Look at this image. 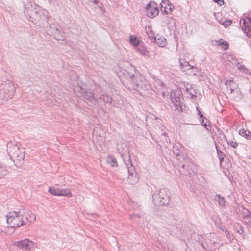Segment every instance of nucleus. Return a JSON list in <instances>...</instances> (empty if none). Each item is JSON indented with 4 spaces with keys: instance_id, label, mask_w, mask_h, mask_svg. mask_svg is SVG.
Wrapping results in <instances>:
<instances>
[{
    "instance_id": "4468645a",
    "label": "nucleus",
    "mask_w": 251,
    "mask_h": 251,
    "mask_svg": "<svg viewBox=\"0 0 251 251\" xmlns=\"http://www.w3.org/2000/svg\"><path fill=\"white\" fill-rule=\"evenodd\" d=\"M13 245L23 251H29L33 247L34 243L29 239H24L15 242Z\"/></svg>"
},
{
    "instance_id": "0eeeda50",
    "label": "nucleus",
    "mask_w": 251,
    "mask_h": 251,
    "mask_svg": "<svg viewBox=\"0 0 251 251\" xmlns=\"http://www.w3.org/2000/svg\"><path fill=\"white\" fill-rule=\"evenodd\" d=\"M40 7L35 3L26 5L24 9L25 16H28L29 20H39L41 18V12L39 11Z\"/></svg>"
},
{
    "instance_id": "9b49d317",
    "label": "nucleus",
    "mask_w": 251,
    "mask_h": 251,
    "mask_svg": "<svg viewBox=\"0 0 251 251\" xmlns=\"http://www.w3.org/2000/svg\"><path fill=\"white\" fill-rule=\"evenodd\" d=\"M46 31L48 35L52 36L56 40L61 41L64 40L63 33L54 24L49 25L47 26Z\"/></svg>"
},
{
    "instance_id": "a18cd8bd",
    "label": "nucleus",
    "mask_w": 251,
    "mask_h": 251,
    "mask_svg": "<svg viewBox=\"0 0 251 251\" xmlns=\"http://www.w3.org/2000/svg\"><path fill=\"white\" fill-rule=\"evenodd\" d=\"M226 235L227 237V238L229 240L231 241L233 239V235L231 234L227 230V232H225Z\"/></svg>"
},
{
    "instance_id": "3c124183",
    "label": "nucleus",
    "mask_w": 251,
    "mask_h": 251,
    "mask_svg": "<svg viewBox=\"0 0 251 251\" xmlns=\"http://www.w3.org/2000/svg\"><path fill=\"white\" fill-rule=\"evenodd\" d=\"M199 243L200 244H201V247H202V248H203L204 249H205V247L204 246L203 243L202 242H201L200 241H199Z\"/></svg>"
},
{
    "instance_id": "cd10ccee",
    "label": "nucleus",
    "mask_w": 251,
    "mask_h": 251,
    "mask_svg": "<svg viewBox=\"0 0 251 251\" xmlns=\"http://www.w3.org/2000/svg\"><path fill=\"white\" fill-rule=\"evenodd\" d=\"M59 196H67L71 197L72 195L69 189H59Z\"/></svg>"
},
{
    "instance_id": "412c9836",
    "label": "nucleus",
    "mask_w": 251,
    "mask_h": 251,
    "mask_svg": "<svg viewBox=\"0 0 251 251\" xmlns=\"http://www.w3.org/2000/svg\"><path fill=\"white\" fill-rule=\"evenodd\" d=\"M142 55L147 56L149 55V51L147 47L143 44L139 45L136 49Z\"/></svg>"
},
{
    "instance_id": "864d4df0",
    "label": "nucleus",
    "mask_w": 251,
    "mask_h": 251,
    "mask_svg": "<svg viewBox=\"0 0 251 251\" xmlns=\"http://www.w3.org/2000/svg\"><path fill=\"white\" fill-rule=\"evenodd\" d=\"M224 139L227 142V139L225 135H224Z\"/></svg>"
},
{
    "instance_id": "aec40b11",
    "label": "nucleus",
    "mask_w": 251,
    "mask_h": 251,
    "mask_svg": "<svg viewBox=\"0 0 251 251\" xmlns=\"http://www.w3.org/2000/svg\"><path fill=\"white\" fill-rule=\"evenodd\" d=\"M99 98L104 103L112 105L113 99L112 97L107 94H102L99 96Z\"/></svg>"
},
{
    "instance_id": "2eb2a0df",
    "label": "nucleus",
    "mask_w": 251,
    "mask_h": 251,
    "mask_svg": "<svg viewBox=\"0 0 251 251\" xmlns=\"http://www.w3.org/2000/svg\"><path fill=\"white\" fill-rule=\"evenodd\" d=\"M21 210H22V213L23 216V218L26 223L27 222L32 223L33 222H34L35 221V214L33 213L31 211H25L24 209H21Z\"/></svg>"
},
{
    "instance_id": "603ef678",
    "label": "nucleus",
    "mask_w": 251,
    "mask_h": 251,
    "mask_svg": "<svg viewBox=\"0 0 251 251\" xmlns=\"http://www.w3.org/2000/svg\"><path fill=\"white\" fill-rule=\"evenodd\" d=\"M199 243L200 244H201V247H202V248H203L204 249H205V247L204 246L203 243L202 242H201L200 241H199Z\"/></svg>"
},
{
    "instance_id": "1a4fd4ad",
    "label": "nucleus",
    "mask_w": 251,
    "mask_h": 251,
    "mask_svg": "<svg viewBox=\"0 0 251 251\" xmlns=\"http://www.w3.org/2000/svg\"><path fill=\"white\" fill-rule=\"evenodd\" d=\"M74 92L78 96L93 104H96L97 101L93 93L90 90H86L81 86H77L74 88Z\"/></svg>"
},
{
    "instance_id": "bb28decb",
    "label": "nucleus",
    "mask_w": 251,
    "mask_h": 251,
    "mask_svg": "<svg viewBox=\"0 0 251 251\" xmlns=\"http://www.w3.org/2000/svg\"><path fill=\"white\" fill-rule=\"evenodd\" d=\"M181 145L179 144H176L173 148V151L176 156H180L181 153Z\"/></svg>"
},
{
    "instance_id": "72a5a7b5",
    "label": "nucleus",
    "mask_w": 251,
    "mask_h": 251,
    "mask_svg": "<svg viewBox=\"0 0 251 251\" xmlns=\"http://www.w3.org/2000/svg\"><path fill=\"white\" fill-rule=\"evenodd\" d=\"M217 151L218 158L219 159L220 163H221L223 161L224 157H225V155L222 151H221L218 149H217Z\"/></svg>"
},
{
    "instance_id": "ddd939ff",
    "label": "nucleus",
    "mask_w": 251,
    "mask_h": 251,
    "mask_svg": "<svg viewBox=\"0 0 251 251\" xmlns=\"http://www.w3.org/2000/svg\"><path fill=\"white\" fill-rule=\"evenodd\" d=\"M146 11L147 16L151 18L157 16L159 12L157 3L151 1L146 5Z\"/></svg>"
},
{
    "instance_id": "a878e982",
    "label": "nucleus",
    "mask_w": 251,
    "mask_h": 251,
    "mask_svg": "<svg viewBox=\"0 0 251 251\" xmlns=\"http://www.w3.org/2000/svg\"><path fill=\"white\" fill-rule=\"evenodd\" d=\"M215 201L218 203V205L221 207H225L226 201L224 197L220 196L219 194H216L215 196Z\"/></svg>"
},
{
    "instance_id": "58836bf2",
    "label": "nucleus",
    "mask_w": 251,
    "mask_h": 251,
    "mask_svg": "<svg viewBox=\"0 0 251 251\" xmlns=\"http://www.w3.org/2000/svg\"><path fill=\"white\" fill-rule=\"evenodd\" d=\"M218 228L223 232H227V229L226 227L222 224H219L217 225Z\"/></svg>"
},
{
    "instance_id": "dca6fc26",
    "label": "nucleus",
    "mask_w": 251,
    "mask_h": 251,
    "mask_svg": "<svg viewBox=\"0 0 251 251\" xmlns=\"http://www.w3.org/2000/svg\"><path fill=\"white\" fill-rule=\"evenodd\" d=\"M179 60L180 62V69L182 71L185 72L186 70L195 69V71L194 72H192V73H193V75H197L196 73L198 72V68L195 67L194 66L190 65L188 61H183V62H182L180 59Z\"/></svg>"
},
{
    "instance_id": "5fc2aeb1",
    "label": "nucleus",
    "mask_w": 251,
    "mask_h": 251,
    "mask_svg": "<svg viewBox=\"0 0 251 251\" xmlns=\"http://www.w3.org/2000/svg\"><path fill=\"white\" fill-rule=\"evenodd\" d=\"M136 216H137L138 218H140V216L138 214H137Z\"/></svg>"
},
{
    "instance_id": "f257e3e1",
    "label": "nucleus",
    "mask_w": 251,
    "mask_h": 251,
    "mask_svg": "<svg viewBox=\"0 0 251 251\" xmlns=\"http://www.w3.org/2000/svg\"><path fill=\"white\" fill-rule=\"evenodd\" d=\"M119 75L122 84L129 90H136L140 94H142L151 89L149 82L144 77L135 76L129 69L122 68Z\"/></svg>"
},
{
    "instance_id": "6ab92c4d",
    "label": "nucleus",
    "mask_w": 251,
    "mask_h": 251,
    "mask_svg": "<svg viewBox=\"0 0 251 251\" xmlns=\"http://www.w3.org/2000/svg\"><path fill=\"white\" fill-rule=\"evenodd\" d=\"M170 2L168 0H162L160 3V9L162 12L165 14H168L171 12Z\"/></svg>"
},
{
    "instance_id": "f3484780",
    "label": "nucleus",
    "mask_w": 251,
    "mask_h": 251,
    "mask_svg": "<svg viewBox=\"0 0 251 251\" xmlns=\"http://www.w3.org/2000/svg\"><path fill=\"white\" fill-rule=\"evenodd\" d=\"M186 91L189 95H190L191 98L194 100H198L201 99V95L200 94H197L195 89L191 85L190 88H186Z\"/></svg>"
},
{
    "instance_id": "f03ea898",
    "label": "nucleus",
    "mask_w": 251,
    "mask_h": 251,
    "mask_svg": "<svg viewBox=\"0 0 251 251\" xmlns=\"http://www.w3.org/2000/svg\"><path fill=\"white\" fill-rule=\"evenodd\" d=\"M19 146L18 143L12 142L7 144L8 155L17 167H20L23 164L25 157V152Z\"/></svg>"
},
{
    "instance_id": "7c9ffc66",
    "label": "nucleus",
    "mask_w": 251,
    "mask_h": 251,
    "mask_svg": "<svg viewBox=\"0 0 251 251\" xmlns=\"http://www.w3.org/2000/svg\"><path fill=\"white\" fill-rule=\"evenodd\" d=\"M48 191L52 195L59 196V194H58V193H59V188H56L53 187H50L49 188Z\"/></svg>"
},
{
    "instance_id": "79ce46f5",
    "label": "nucleus",
    "mask_w": 251,
    "mask_h": 251,
    "mask_svg": "<svg viewBox=\"0 0 251 251\" xmlns=\"http://www.w3.org/2000/svg\"><path fill=\"white\" fill-rule=\"evenodd\" d=\"M234 82L233 81V80H226L225 83V84L226 85V89H228V86L229 85H231L232 84H234Z\"/></svg>"
},
{
    "instance_id": "20e7f679",
    "label": "nucleus",
    "mask_w": 251,
    "mask_h": 251,
    "mask_svg": "<svg viewBox=\"0 0 251 251\" xmlns=\"http://www.w3.org/2000/svg\"><path fill=\"white\" fill-rule=\"evenodd\" d=\"M152 202L157 206H162L169 204L170 198L169 192L166 188H161L156 190L152 195Z\"/></svg>"
},
{
    "instance_id": "393cba45",
    "label": "nucleus",
    "mask_w": 251,
    "mask_h": 251,
    "mask_svg": "<svg viewBox=\"0 0 251 251\" xmlns=\"http://www.w3.org/2000/svg\"><path fill=\"white\" fill-rule=\"evenodd\" d=\"M239 134L241 136L245 138L247 140L251 139V133L248 129H245L244 128L240 129L239 131Z\"/></svg>"
},
{
    "instance_id": "37998d69",
    "label": "nucleus",
    "mask_w": 251,
    "mask_h": 251,
    "mask_svg": "<svg viewBox=\"0 0 251 251\" xmlns=\"http://www.w3.org/2000/svg\"><path fill=\"white\" fill-rule=\"evenodd\" d=\"M97 6H98V7H99V8L102 12H105V10H104V8H103V4L100 1L99 2V3L96 5Z\"/></svg>"
},
{
    "instance_id": "f704fd0d",
    "label": "nucleus",
    "mask_w": 251,
    "mask_h": 251,
    "mask_svg": "<svg viewBox=\"0 0 251 251\" xmlns=\"http://www.w3.org/2000/svg\"><path fill=\"white\" fill-rule=\"evenodd\" d=\"M219 45L221 46V47L224 49L225 50H227L229 47V44L227 42L223 41L221 42L219 44Z\"/></svg>"
},
{
    "instance_id": "09e8293b",
    "label": "nucleus",
    "mask_w": 251,
    "mask_h": 251,
    "mask_svg": "<svg viewBox=\"0 0 251 251\" xmlns=\"http://www.w3.org/2000/svg\"><path fill=\"white\" fill-rule=\"evenodd\" d=\"M247 226L251 228V219L250 220V224H245Z\"/></svg>"
},
{
    "instance_id": "423d86ee",
    "label": "nucleus",
    "mask_w": 251,
    "mask_h": 251,
    "mask_svg": "<svg viewBox=\"0 0 251 251\" xmlns=\"http://www.w3.org/2000/svg\"><path fill=\"white\" fill-rule=\"evenodd\" d=\"M151 116V118H154L156 121V123L158 124L157 126H155L156 129H157V127L160 129V130L158 131V133L160 135V142L162 143V145L158 143V141H156V143L160 146L167 147L170 144V141L167 136V134L165 132L166 127L162 125V121L160 119H159L154 115H152Z\"/></svg>"
},
{
    "instance_id": "a19ab883",
    "label": "nucleus",
    "mask_w": 251,
    "mask_h": 251,
    "mask_svg": "<svg viewBox=\"0 0 251 251\" xmlns=\"http://www.w3.org/2000/svg\"><path fill=\"white\" fill-rule=\"evenodd\" d=\"M247 35V36L251 39V28H247L246 30H243Z\"/></svg>"
},
{
    "instance_id": "e433bc0d",
    "label": "nucleus",
    "mask_w": 251,
    "mask_h": 251,
    "mask_svg": "<svg viewBox=\"0 0 251 251\" xmlns=\"http://www.w3.org/2000/svg\"><path fill=\"white\" fill-rule=\"evenodd\" d=\"M236 87V84L234 83V84H232L228 86V89H227V91L230 94H231L234 92L235 88Z\"/></svg>"
},
{
    "instance_id": "8fccbe9b",
    "label": "nucleus",
    "mask_w": 251,
    "mask_h": 251,
    "mask_svg": "<svg viewBox=\"0 0 251 251\" xmlns=\"http://www.w3.org/2000/svg\"><path fill=\"white\" fill-rule=\"evenodd\" d=\"M174 8V6L173 5H172L171 3H170V10H171V12L172 11V8Z\"/></svg>"
},
{
    "instance_id": "2f4dec72",
    "label": "nucleus",
    "mask_w": 251,
    "mask_h": 251,
    "mask_svg": "<svg viewBox=\"0 0 251 251\" xmlns=\"http://www.w3.org/2000/svg\"><path fill=\"white\" fill-rule=\"evenodd\" d=\"M200 121L201 122V124L207 129L209 130V128L207 127H208L209 128H211V126L210 125H207V123L209 122V120L206 118V117H204V118H202L201 119H200Z\"/></svg>"
},
{
    "instance_id": "5701e85b",
    "label": "nucleus",
    "mask_w": 251,
    "mask_h": 251,
    "mask_svg": "<svg viewBox=\"0 0 251 251\" xmlns=\"http://www.w3.org/2000/svg\"><path fill=\"white\" fill-rule=\"evenodd\" d=\"M8 173V167L0 162V179L3 178Z\"/></svg>"
},
{
    "instance_id": "473e14b6",
    "label": "nucleus",
    "mask_w": 251,
    "mask_h": 251,
    "mask_svg": "<svg viewBox=\"0 0 251 251\" xmlns=\"http://www.w3.org/2000/svg\"><path fill=\"white\" fill-rule=\"evenodd\" d=\"M130 44L134 46H138L139 44V41L137 37L131 35L130 38Z\"/></svg>"
},
{
    "instance_id": "49530a36",
    "label": "nucleus",
    "mask_w": 251,
    "mask_h": 251,
    "mask_svg": "<svg viewBox=\"0 0 251 251\" xmlns=\"http://www.w3.org/2000/svg\"><path fill=\"white\" fill-rule=\"evenodd\" d=\"M213 1L217 3L220 5H223L224 4V3L223 0H213Z\"/></svg>"
},
{
    "instance_id": "9d476101",
    "label": "nucleus",
    "mask_w": 251,
    "mask_h": 251,
    "mask_svg": "<svg viewBox=\"0 0 251 251\" xmlns=\"http://www.w3.org/2000/svg\"><path fill=\"white\" fill-rule=\"evenodd\" d=\"M184 161V164L182 165L184 169L183 174L189 176H194L197 172V165L188 158H185Z\"/></svg>"
},
{
    "instance_id": "c85d7f7f",
    "label": "nucleus",
    "mask_w": 251,
    "mask_h": 251,
    "mask_svg": "<svg viewBox=\"0 0 251 251\" xmlns=\"http://www.w3.org/2000/svg\"><path fill=\"white\" fill-rule=\"evenodd\" d=\"M107 161L111 167L118 166L116 158L112 156L109 155L107 157Z\"/></svg>"
},
{
    "instance_id": "de8ad7c7",
    "label": "nucleus",
    "mask_w": 251,
    "mask_h": 251,
    "mask_svg": "<svg viewBox=\"0 0 251 251\" xmlns=\"http://www.w3.org/2000/svg\"><path fill=\"white\" fill-rule=\"evenodd\" d=\"M89 1L93 2L96 5H97L100 2V0H89Z\"/></svg>"
},
{
    "instance_id": "ea45409f",
    "label": "nucleus",
    "mask_w": 251,
    "mask_h": 251,
    "mask_svg": "<svg viewBox=\"0 0 251 251\" xmlns=\"http://www.w3.org/2000/svg\"><path fill=\"white\" fill-rule=\"evenodd\" d=\"M237 67L239 70H243V71L244 72H246V71L248 70L246 68V67L244 65H241L239 63H237Z\"/></svg>"
},
{
    "instance_id": "f8f14e48",
    "label": "nucleus",
    "mask_w": 251,
    "mask_h": 251,
    "mask_svg": "<svg viewBox=\"0 0 251 251\" xmlns=\"http://www.w3.org/2000/svg\"><path fill=\"white\" fill-rule=\"evenodd\" d=\"M0 90H2L6 97L9 99L11 98L15 92V87L14 83L11 81L7 80L5 81L0 85Z\"/></svg>"
},
{
    "instance_id": "b1692460",
    "label": "nucleus",
    "mask_w": 251,
    "mask_h": 251,
    "mask_svg": "<svg viewBox=\"0 0 251 251\" xmlns=\"http://www.w3.org/2000/svg\"><path fill=\"white\" fill-rule=\"evenodd\" d=\"M146 33L149 37V38L151 40L154 41L156 40V37H159V35L157 34L155 36V34L153 31L152 30L151 27H148V28H146Z\"/></svg>"
},
{
    "instance_id": "6e6552de",
    "label": "nucleus",
    "mask_w": 251,
    "mask_h": 251,
    "mask_svg": "<svg viewBox=\"0 0 251 251\" xmlns=\"http://www.w3.org/2000/svg\"><path fill=\"white\" fill-rule=\"evenodd\" d=\"M171 100L176 109L178 111L182 110V104L184 101L183 94L180 89H175L172 91Z\"/></svg>"
},
{
    "instance_id": "c756f323",
    "label": "nucleus",
    "mask_w": 251,
    "mask_h": 251,
    "mask_svg": "<svg viewBox=\"0 0 251 251\" xmlns=\"http://www.w3.org/2000/svg\"><path fill=\"white\" fill-rule=\"evenodd\" d=\"M234 229L239 234H242L244 233V227L239 223H235L234 225Z\"/></svg>"
},
{
    "instance_id": "39448f33",
    "label": "nucleus",
    "mask_w": 251,
    "mask_h": 251,
    "mask_svg": "<svg viewBox=\"0 0 251 251\" xmlns=\"http://www.w3.org/2000/svg\"><path fill=\"white\" fill-rule=\"evenodd\" d=\"M22 212L21 210L18 212L12 211L6 215L7 222L11 228L20 227L26 224V222L23 218Z\"/></svg>"
},
{
    "instance_id": "c03bdc74",
    "label": "nucleus",
    "mask_w": 251,
    "mask_h": 251,
    "mask_svg": "<svg viewBox=\"0 0 251 251\" xmlns=\"http://www.w3.org/2000/svg\"><path fill=\"white\" fill-rule=\"evenodd\" d=\"M197 111L198 112V116H199V118L201 119L202 118H204V116H203V114L201 112L200 110L199 109V108L197 106L196 107Z\"/></svg>"
},
{
    "instance_id": "4c0bfd02",
    "label": "nucleus",
    "mask_w": 251,
    "mask_h": 251,
    "mask_svg": "<svg viewBox=\"0 0 251 251\" xmlns=\"http://www.w3.org/2000/svg\"><path fill=\"white\" fill-rule=\"evenodd\" d=\"M227 143L234 149H236L238 146V143L232 140L227 141Z\"/></svg>"
},
{
    "instance_id": "7ed1b4c3",
    "label": "nucleus",
    "mask_w": 251,
    "mask_h": 251,
    "mask_svg": "<svg viewBox=\"0 0 251 251\" xmlns=\"http://www.w3.org/2000/svg\"><path fill=\"white\" fill-rule=\"evenodd\" d=\"M122 157L128 171V176L127 177V181L131 185L137 183L139 181V176L136 171L135 166L133 165L131 162L129 151L122 153Z\"/></svg>"
},
{
    "instance_id": "a211bd4d",
    "label": "nucleus",
    "mask_w": 251,
    "mask_h": 251,
    "mask_svg": "<svg viewBox=\"0 0 251 251\" xmlns=\"http://www.w3.org/2000/svg\"><path fill=\"white\" fill-rule=\"evenodd\" d=\"M242 222L245 224H250V220L251 219V213L246 208H244L242 211Z\"/></svg>"
},
{
    "instance_id": "4be33fe9",
    "label": "nucleus",
    "mask_w": 251,
    "mask_h": 251,
    "mask_svg": "<svg viewBox=\"0 0 251 251\" xmlns=\"http://www.w3.org/2000/svg\"><path fill=\"white\" fill-rule=\"evenodd\" d=\"M156 40L152 41L153 42H155L159 47H164L166 45L167 41L166 39L163 36H160L155 38Z\"/></svg>"
},
{
    "instance_id": "c9c22d12",
    "label": "nucleus",
    "mask_w": 251,
    "mask_h": 251,
    "mask_svg": "<svg viewBox=\"0 0 251 251\" xmlns=\"http://www.w3.org/2000/svg\"><path fill=\"white\" fill-rule=\"evenodd\" d=\"M220 23L224 25L225 27H228L231 24V21L230 20H225L224 21L222 20L221 21Z\"/></svg>"
}]
</instances>
